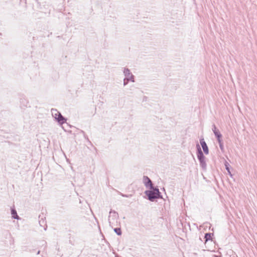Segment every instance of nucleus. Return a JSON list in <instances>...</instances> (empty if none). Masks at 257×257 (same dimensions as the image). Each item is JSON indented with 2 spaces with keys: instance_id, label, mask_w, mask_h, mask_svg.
I'll use <instances>...</instances> for the list:
<instances>
[{
  "instance_id": "obj_16",
  "label": "nucleus",
  "mask_w": 257,
  "mask_h": 257,
  "mask_svg": "<svg viewBox=\"0 0 257 257\" xmlns=\"http://www.w3.org/2000/svg\"><path fill=\"white\" fill-rule=\"evenodd\" d=\"M120 194L122 196V197H127V198H129V197H131L132 196V194H129V195H126V194H123L121 193H120Z\"/></svg>"
},
{
  "instance_id": "obj_1",
  "label": "nucleus",
  "mask_w": 257,
  "mask_h": 257,
  "mask_svg": "<svg viewBox=\"0 0 257 257\" xmlns=\"http://www.w3.org/2000/svg\"><path fill=\"white\" fill-rule=\"evenodd\" d=\"M197 148V157L199 160L200 166L201 168L205 171L207 168V165L205 161V157L204 156L203 152L198 144L196 145Z\"/></svg>"
},
{
  "instance_id": "obj_14",
  "label": "nucleus",
  "mask_w": 257,
  "mask_h": 257,
  "mask_svg": "<svg viewBox=\"0 0 257 257\" xmlns=\"http://www.w3.org/2000/svg\"><path fill=\"white\" fill-rule=\"evenodd\" d=\"M217 142L219 144V148H220V150L222 151H223L224 147H223V144L221 139H219V140H217Z\"/></svg>"
},
{
  "instance_id": "obj_8",
  "label": "nucleus",
  "mask_w": 257,
  "mask_h": 257,
  "mask_svg": "<svg viewBox=\"0 0 257 257\" xmlns=\"http://www.w3.org/2000/svg\"><path fill=\"white\" fill-rule=\"evenodd\" d=\"M129 81H131L133 82H134L135 81L134 75H132L130 77H125L123 79V85L124 86L128 84Z\"/></svg>"
},
{
  "instance_id": "obj_3",
  "label": "nucleus",
  "mask_w": 257,
  "mask_h": 257,
  "mask_svg": "<svg viewBox=\"0 0 257 257\" xmlns=\"http://www.w3.org/2000/svg\"><path fill=\"white\" fill-rule=\"evenodd\" d=\"M150 190H146L145 192V194L147 196L148 199L151 201H154L156 197L155 196V187H153L152 189H150Z\"/></svg>"
},
{
  "instance_id": "obj_4",
  "label": "nucleus",
  "mask_w": 257,
  "mask_h": 257,
  "mask_svg": "<svg viewBox=\"0 0 257 257\" xmlns=\"http://www.w3.org/2000/svg\"><path fill=\"white\" fill-rule=\"evenodd\" d=\"M200 143L204 153L205 155H208L209 154V149L203 137H201L200 139Z\"/></svg>"
},
{
  "instance_id": "obj_5",
  "label": "nucleus",
  "mask_w": 257,
  "mask_h": 257,
  "mask_svg": "<svg viewBox=\"0 0 257 257\" xmlns=\"http://www.w3.org/2000/svg\"><path fill=\"white\" fill-rule=\"evenodd\" d=\"M143 183L145 186L147 188H149L150 189H152L153 186V184L151 180L147 176H144L143 177Z\"/></svg>"
},
{
  "instance_id": "obj_15",
  "label": "nucleus",
  "mask_w": 257,
  "mask_h": 257,
  "mask_svg": "<svg viewBox=\"0 0 257 257\" xmlns=\"http://www.w3.org/2000/svg\"><path fill=\"white\" fill-rule=\"evenodd\" d=\"M12 214L13 218L18 219V215H17V212L15 210H12Z\"/></svg>"
},
{
  "instance_id": "obj_17",
  "label": "nucleus",
  "mask_w": 257,
  "mask_h": 257,
  "mask_svg": "<svg viewBox=\"0 0 257 257\" xmlns=\"http://www.w3.org/2000/svg\"><path fill=\"white\" fill-rule=\"evenodd\" d=\"M98 229H99V230L100 231V232H101V230H100V229L99 226H98ZM100 233H101V232H100Z\"/></svg>"
},
{
  "instance_id": "obj_10",
  "label": "nucleus",
  "mask_w": 257,
  "mask_h": 257,
  "mask_svg": "<svg viewBox=\"0 0 257 257\" xmlns=\"http://www.w3.org/2000/svg\"><path fill=\"white\" fill-rule=\"evenodd\" d=\"M155 191L156 193L155 196L156 197V199H161L163 198L159 189L157 187H155Z\"/></svg>"
},
{
  "instance_id": "obj_7",
  "label": "nucleus",
  "mask_w": 257,
  "mask_h": 257,
  "mask_svg": "<svg viewBox=\"0 0 257 257\" xmlns=\"http://www.w3.org/2000/svg\"><path fill=\"white\" fill-rule=\"evenodd\" d=\"M212 130L215 137L216 138L217 140H219V139H221L222 135L220 133L219 131L217 129V128L214 124H213L212 125Z\"/></svg>"
},
{
  "instance_id": "obj_6",
  "label": "nucleus",
  "mask_w": 257,
  "mask_h": 257,
  "mask_svg": "<svg viewBox=\"0 0 257 257\" xmlns=\"http://www.w3.org/2000/svg\"><path fill=\"white\" fill-rule=\"evenodd\" d=\"M54 116L60 123L63 124L66 122V119L58 111H56Z\"/></svg>"
},
{
  "instance_id": "obj_12",
  "label": "nucleus",
  "mask_w": 257,
  "mask_h": 257,
  "mask_svg": "<svg viewBox=\"0 0 257 257\" xmlns=\"http://www.w3.org/2000/svg\"><path fill=\"white\" fill-rule=\"evenodd\" d=\"M224 165H225V169L227 171V172L228 173V174H229V175L230 176H232V174H231V172L230 171V166L228 162H225Z\"/></svg>"
},
{
  "instance_id": "obj_13",
  "label": "nucleus",
  "mask_w": 257,
  "mask_h": 257,
  "mask_svg": "<svg viewBox=\"0 0 257 257\" xmlns=\"http://www.w3.org/2000/svg\"><path fill=\"white\" fill-rule=\"evenodd\" d=\"M113 230L117 235H120L121 234V230L120 227L114 228Z\"/></svg>"
},
{
  "instance_id": "obj_11",
  "label": "nucleus",
  "mask_w": 257,
  "mask_h": 257,
  "mask_svg": "<svg viewBox=\"0 0 257 257\" xmlns=\"http://www.w3.org/2000/svg\"><path fill=\"white\" fill-rule=\"evenodd\" d=\"M213 235V234L212 233H206L205 234L204 238L205 241H207L208 240L212 239V236Z\"/></svg>"
},
{
  "instance_id": "obj_9",
  "label": "nucleus",
  "mask_w": 257,
  "mask_h": 257,
  "mask_svg": "<svg viewBox=\"0 0 257 257\" xmlns=\"http://www.w3.org/2000/svg\"><path fill=\"white\" fill-rule=\"evenodd\" d=\"M123 72L125 77H130L132 75H133L132 73L131 72L130 70L127 68H124Z\"/></svg>"
},
{
  "instance_id": "obj_2",
  "label": "nucleus",
  "mask_w": 257,
  "mask_h": 257,
  "mask_svg": "<svg viewBox=\"0 0 257 257\" xmlns=\"http://www.w3.org/2000/svg\"><path fill=\"white\" fill-rule=\"evenodd\" d=\"M118 218V213L114 210H111L109 212V216L108 218V221L110 226L113 227V226L117 225V220Z\"/></svg>"
}]
</instances>
